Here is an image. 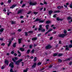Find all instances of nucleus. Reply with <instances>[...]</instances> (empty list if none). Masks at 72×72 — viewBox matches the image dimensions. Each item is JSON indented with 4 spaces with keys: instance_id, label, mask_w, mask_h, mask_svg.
I'll list each match as a JSON object with an SVG mask.
<instances>
[{
    "instance_id": "f257e3e1",
    "label": "nucleus",
    "mask_w": 72,
    "mask_h": 72,
    "mask_svg": "<svg viewBox=\"0 0 72 72\" xmlns=\"http://www.w3.org/2000/svg\"><path fill=\"white\" fill-rule=\"evenodd\" d=\"M42 25H39V28L38 29V31H41V32H44L45 31V29L42 30V29H43V28H42Z\"/></svg>"
},
{
    "instance_id": "f03ea898",
    "label": "nucleus",
    "mask_w": 72,
    "mask_h": 72,
    "mask_svg": "<svg viewBox=\"0 0 72 72\" xmlns=\"http://www.w3.org/2000/svg\"><path fill=\"white\" fill-rule=\"evenodd\" d=\"M37 4V2H36V1H35L34 2L31 1L29 3L30 5H31L32 6L36 5Z\"/></svg>"
},
{
    "instance_id": "7ed1b4c3",
    "label": "nucleus",
    "mask_w": 72,
    "mask_h": 72,
    "mask_svg": "<svg viewBox=\"0 0 72 72\" xmlns=\"http://www.w3.org/2000/svg\"><path fill=\"white\" fill-rule=\"evenodd\" d=\"M67 34H59L58 35V36L60 37H62V38H64V37L65 36H66Z\"/></svg>"
},
{
    "instance_id": "20e7f679",
    "label": "nucleus",
    "mask_w": 72,
    "mask_h": 72,
    "mask_svg": "<svg viewBox=\"0 0 72 72\" xmlns=\"http://www.w3.org/2000/svg\"><path fill=\"white\" fill-rule=\"evenodd\" d=\"M9 67H10L11 68H13L14 67V65H13V63L12 62L9 64Z\"/></svg>"
},
{
    "instance_id": "39448f33",
    "label": "nucleus",
    "mask_w": 72,
    "mask_h": 72,
    "mask_svg": "<svg viewBox=\"0 0 72 72\" xmlns=\"http://www.w3.org/2000/svg\"><path fill=\"white\" fill-rule=\"evenodd\" d=\"M51 48V47L49 45H48V46H47L46 47V49H50Z\"/></svg>"
},
{
    "instance_id": "423d86ee",
    "label": "nucleus",
    "mask_w": 72,
    "mask_h": 72,
    "mask_svg": "<svg viewBox=\"0 0 72 72\" xmlns=\"http://www.w3.org/2000/svg\"><path fill=\"white\" fill-rule=\"evenodd\" d=\"M22 12H23V10H19L17 12V14H19L20 13H22Z\"/></svg>"
},
{
    "instance_id": "0eeeda50",
    "label": "nucleus",
    "mask_w": 72,
    "mask_h": 72,
    "mask_svg": "<svg viewBox=\"0 0 72 72\" xmlns=\"http://www.w3.org/2000/svg\"><path fill=\"white\" fill-rule=\"evenodd\" d=\"M4 63H5V64H7V66H8V64L9 63V61H8V60H5V61L4 62Z\"/></svg>"
},
{
    "instance_id": "6e6552de",
    "label": "nucleus",
    "mask_w": 72,
    "mask_h": 72,
    "mask_svg": "<svg viewBox=\"0 0 72 72\" xmlns=\"http://www.w3.org/2000/svg\"><path fill=\"white\" fill-rule=\"evenodd\" d=\"M36 65H37V64L36 63H34L33 65L32 66V67L33 68H35Z\"/></svg>"
},
{
    "instance_id": "1a4fd4ad",
    "label": "nucleus",
    "mask_w": 72,
    "mask_h": 72,
    "mask_svg": "<svg viewBox=\"0 0 72 72\" xmlns=\"http://www.w3.org/2000/svg\"><path fill=\"white\" fill-rule=\"evenodd\" d=\"M57 21H63V19L59 18V17H57Z\"/></svg>"
},
{
    "instance_id": "9d476101",
    "label": "nucleus",
    "mask_w": 72,
    "mask_h": 72,
    "mask_svg": "<svg viewBox=\"0 0 72 72\" xmlns=\"http://www.w3.org/2000/svg\"><path fill=\"white\" fill-rule=\"evenodd\" d=\"M41 21V19H39V18H37L34 21V22H37L38 21Z\"/></svg>"
},
{
    "instance_id": "9b49d317",
    "label": "nucleus",
    "mask_w": 72,
    "mask_h": 72,
    "mask_svg": "<svg viewBox=\"0 0 72 72\" xmlns=\"http://www.w3.org/2000/svg\"><path fill=\"white\" fill-rule=\"evenodd\" d=\"M53 12V11L51 10H50L48 11V13L49 15H51V14Z\"/></svg>"
},
{
    "instance_id": "f8f14e48",
    "label": "nucleus",
    "mask_w": 72,
    "mask_h": 72,
    "mask_svg": "<svg viewBox=\"0 0 72 72\" xmlns=\"http://www.w3.org/2000/svg\"><path fill=\"white\" fill-rule=\"evenodd\" d=\"M8 42H9V43L8 44V47L10 46V44H12V40H10V41H8Z\"/></svg>"
},
{
    "instance_id": "ddd939ff",
    "label": "nucleus",
    "mask_w": 72,
    "mask_h": 72,
    "mask_svg": "<svg viewBox=\"0 0 72 72\" xmlns=\"http://www.w3.org/2000/svg\"><path fill=\"white\" fill-rule=\"evenodd\" d=\"M19 49L20 50H21V51H24V49L22 48H20Z\"/></svg>"
},
{
    "instance_id": "4468645a",
    "label": "nucleus",
    "mask_w": 72,
    "mask_h": 72,
    "mask_svg": "<svg viewBox=\"0 0 72 72\" xmlns=\"http://www.w3.org/2000/svg\"><path fill=\"white\" fill-rule=\"evenodd\" d=\"M16 6V5H13L12 6L10 7V9H13Z\"/></svg>"
},
{
    "instance_id": "2eb2a0df",
    "label": "nucleus",
    "mask_w": 72,
    "mask_h": 72,
    "mask_svg": "<svg viewBox=\"0 0 72 72\" xmlns=\"http://www.w3.org/2000/svg\"><path fill=\"white\" fill-rule=\"evenodd\" d=\"M57 8L58 9H61L62 8H63V7L62 6H58L57 7Z\"/></svg>"
},
{
    "instance_id": "dca6fc26",
    "label": "nucleus",
    "mask_w": 72,
    "mask_h": 72,
    "mask_svg": "<svg viewBox=\"0 0 72 72\" xmlns=\"http://www.w3.org/2000/svg\"><path fill=\"white\" fill-rule=\"evenodd\" d=\"M62 55H63V53H59V54H58V55L57 56L58 57H62Z\"/></svg>"
},
{
    "instance_id": "f3484780",
    "label": "nucleus",
    "mask_w": 72,
    "mask_h": 72,
    "mask_svg": "<svg viewBox=\"0 0 72 72\" xmlns=\"http://www.w3.org/2000/svg\"><path fill=\"white\" fill-rule=\"evenodd\" d=\"M22 39H18L19 44H21V41H22Z\"/></svg>"
},
{
    "instance_id": "a211bd4d",
    "label": "nucleus",
    "mask_w": 72,
    "mask_h": 72,
    "mask_svg": "<svg viewBox=\"0 0 72 72\" xmlns=\"http://www.w3.org/2000/svg\"><path fill=\"white\" fill-rule=\"evenodd\" d=\"M67 19H68L69 20L70 19H71V21L72 22V18H71V17H68V18H67Z\"/></svg>"
},
{
    "instance_id": "6ab92c4d",
    "label": "nucleus",
    "mask_w": 72,
    "mask_h": 72,
    "mask_svg": "<svg viewBox=\"0 0 72 72\" xmlns=\"http://www.w3.org/2000/svg\"><path fill=\"white\" fill-rule=\"evenodd\" d=\"M60 11L59 10H57L53 12V13H59L60 12Z\"/></svg>"
},
{
    "instance_id": "aec40b11",
    "label": "nucleus",
    "mask_w": 72,
    "mask_h": 72,
    "mask_svg": "<svg viewBox=\"0 0 72 72\" xmlns=\"http://www.w3.org/2000/svg\"><path fill=\"white\" fill-rule=\"evenodd\" d=\"M49 25H46V30H48L49 29Z\"/></svg>"
},
{
    "instance_id": "412c9836",
    "label": "nucleus",
    "mask_w": 72,
    "mask_h": 72,
    "mask_svg": "<svg viewBox=\"0 0 72 72\" xmlns=\"http://www.w3.org/2000/svg\"><path fill=\"white\" fill-rule=\"evenodd\" d=\"M15 22L14 21H11V24H15Z\"/></svg>"
},
{
    "instance_id": "4be33fe9",
    "label": "nucleus",
    "mask_w": 72,
    "mask_h": 72,
    "mask_svg": "<svg viewBox=\"0 0 72 72\" xmlns=\"http://www.w3.org/2000/svg\"><path fill=\"white\" fill-rule=\"evenodd\" d=\"M37 40V37L32 39V40H33V41H34V40Z\"/></svg>"
},
{
    "instance_id": "5701e85b",
    "label": "nucleus",
    "mask_w": 72,
    "mask_h": 72,
    "mask_svg": "<svg viewBox=\"0 0 72 72\" xmlns=\"http://www.w3.org/2000/svg\"><path fill=\"white\" fill-rule=\"evenodd\" d=\"M37 60V57H34V58L33 60L34 62H36Z\"/></svg>"
},
{
    "instance_id": "b1692460",
    "label": "nucleus",
    "mask_w": 72,
    "mask_h": 72,
    "mask_svg": "<svg viewBox=\"0 0 72 72\" xmlns=\"http://www.w3.org/2000/svg\"><path fill=\"white\" fill-rule=\"evenodd\" d=\"M13 46L14 47V48H15V47H16V43L14 44L13 45Z\"/></svg>"
},
{
    "instance_id": "393cba45",
    "label": "nucleus",
    "mask_w": 72,
    "mask_h": 72,
    "mask_svg": "<svg viewBox=\"0 0 72 72\" xmlns=\"http://www.w3.org/2000/svg\"><path fill=\"white\" fill-rule=\"evenodd\" d=\"M4 31V28H1L0 30V32H3V31Z\"/></svg>"
},
{
    "instance_id": "a878e982",
    "label": "nucleus",
    "mask_w": 72,
    "mask_h": 72,
    "mask_svg": "<svg viewBox=\"0 0 72 72\" xmlns=\"http://www.w3.org/2000/svg\"><path fill=\"white\" fill-rule=\"evenodd\" d=\"M30 50H28L27 52H26V53H27V54H29L30 53Z\"/></svg>"
},
{
    "instance_id": "bb28decb",
    "label": "nucleus",
    "mask_w": 72,
    "mask_h": 72,
    "mask_svg": "<svg viewBox=\"0 0 72 72\" xmlns=\"http://www.w3.org/2000/svg\"><path fill=\"white\" fill-rule=\"evenodd\" d=\"M46 23L47 24H49L50 23V21H47L46 22Z\"/></svg>"
},
{
    "instance_id": "cd10ccee",
    "label": "nucleus",
    "mask_w": 72,
    "mask_h": 72,
    "mask_svg": "<svg viewBox=\"0 0 72 72\" xmlns=\"http://www.w3.org/2000/svg\"><path fill=\"white\" fill-rule=\"evenodd\" d=\"M22 60H23L22 59H21L17 61L19 63L20 62H22Z\"/></svg>"
},
{
    "instance_id": "c85d7f7f",
    "label": "nucleus",
    "mask_w": 72,
    "mask_h": 72,
    "mask_svg": "<svg viewBox=\"0 0 72 72\" xmlns=\"http://www.w3.org/2000/svg\"><path fill=\"white\" fill-rule=\"evenodd\" d=\"M62 60L60 59H58V62L59 63H60V62H62Z\"/></svg>"
},
{
    "instance_id": "c756f323",
    "label": "nucleus",
    "mask_w": 72,
    "mask_h": 72,
    "mask_svg": "<svg viewBox=\"0 0 72 72\" xmlns=\"http://www.w3.org/2000/svg\"><path fill=\"white\" fill-rule=\"evenodd\" d=\"M58 55V54L57 53H54L53 54V57H56Z\"/></svg>"
},
{
    "instance_id": "7c9ffc66",
    "label": "nucleus",
    "mask_w": 72,
    "mask_h": 72,
    "mask_svg": "<svg viewBox=\"0 0 72 72\" xmlns=\"http://www.w3.org/2000/svg\"><path fill=\"white\" fill-rule=\"evenodd\" d=\"M11 1H12V0H8V4H10L11 3Z\"/></svg>"
},
{
    "instance_id": "2f4dec72",
    "label": "nucleus",
    "mask_w": 72,
    "mask_h": 72,
    "mask_svg": "<svg viewBox=\"0 0 72 72\" xmlns=\"http://www.w3.org/2000/svg\"><path fill=\"white\" fill-rule=\"evenodd\" d=\"M28 70V69L27 68L26 69L23 70V72H27Z\"/></svg>"
},
{
    "instance_id": "473e14b6",
    "label": "nucleus",
    "mask_w": 72,
    "mask_h": 72,
    "mask_svg": "<svg viewBox=\"0 0 72 72\" xmlns=\"http://www.w3.org/2000/svg\"><path fill=\"white\" fill-rule=\"evenodd\" d=\"M44 20H41L40 21H39V23H44Z\"/></svg>"
},
{
    "instance_id": "72a5a7b5",
    "label": "nucleus",
    "mask_w": 72,
    "mask_h": 72,
    "mask_svg": "<svg viewBox=\"0 0 72 72\" xmlns=\"http://www.w3.org/2000/svg\"><path fill=\"white\" fill-rule=\"evenodd\" d=\"M19 62L18 61H17L16 62L15 64H16L17 65H19Z\"/></svg>"
},
{
    "instance_id": "f704fd0d",
    "label": "nucleus",
    "mask_w": 72,
    "mask_h": 72,
    "mask_svg": "<svg viewBox=\"0 0 72 72\" xmlns=\"http://www.w3.org/2000/svg\"><path fill=\"white\" fill-rule=\"evenodd\" d=\"M33 31H29L28 32V33H32L33 32Z\"/></svg>"
},
{
    "instance_id": "c9c22d12",
    "label": "nucleus",
    "mask_w": 72,
    "mask_h": 72,
    "mask_svg": "<svg viewBox=\"0 0 72 72\" xmlns=\"http://www.w3.org/2000/svg\"><path fill=\"white\" fill-rule=\"evenodd\" d=\"M25 36H28V33L27 32H25Z\"/></svg>"
},
{
    "instance_id": "e433bc0d",
    "label": "nucleus",
    "mask_w": 72,
    "mask_h": 72,
    "mask_svg": "<svg viewBox=\"0 0 72 72\" xmlns=\"http://www.w3.org/2000/svg\"><path fill=\"white\" fill-rule=\"evenodd\" d=\"M69 48H72V45H69Z\"/></svg>"
},
{
    "instance_id": "4c0bfd02",
    "label": "nucleus",
    "mask_w": 72,
    "mask_h": 72,
    "mask_svg": "<svg viewBox=\"0 0 72 72\" xmlns=\"http://www.w3.org/2000/svg\"><path fill=\"white\" fill-rule=\"evenodd\" d=\"M41 63L40 62H39L37 64V65H38V66H39V65H41Z\"/></svg>"
},
{
    "instance_id": "58836bf2",
    "label": "nucleus",
    "mask_w": 72,
    "mask_h": 72,
    "mask_svg": "<svg viewBox=\"0 0 72 72\" xmlns=\"http://www.w3.org/2000/svg\"><path fill=\"white\" fill-rule=\"evenodd\" d=\"M64 33L65 34H66V33H67V31H66V30H64Z\"/></svg>"
},
{
    "instance_id": "ea45409f",
    "label": "nucleus",
    "mask_w": 72,
    "mask_h": 72,
    "mask_svg": "<svg viewBox=\"0 0 72 72\" xmlns=\"http://www.w3.org/2000/svg\"><path fill=\"white\" fill-rule=\"evenodd\" d=\"M35 52V51L34 50V49H33L31 51V52L33 54L34 53V52Z\"/></svg>"
},
{
    "instance_id": "a19ab883",
    "label": "nucleus",
    "mask_w": 72,
    "mask_h": 72,
    "mask_svg": "<svg viewBox=\"0 0 72 72\" xmlns=\"http://www.w3.org/2000/svg\"><path fill=\"white\" fill-rule=\"evenodd\" d=\"M34 14H38V12H33Z\"/></svg>"
},
{
    "instance_id": "79ce46f5",
    "label": "nucleus",
    "mask_w": 72,
    "mask_h": 72,
    "mask_svg": "<svg viewBox=\"0 0 72 72\" xmlns=\"http://www.w3.org/2000/svg\"><path fill=\"white\" fill-rule=\"evenodd\" d=\"M11 13H12V12H10L9 13H8L7 14V15H9V14H11Z\"/></svg>"
},
{
    "instance_id": "37998d69",
    "label": "nucleus",
    "mask_w": 72,
    "mask_h": 72,
    "mask_svg": "<svg viewBox=\"0 0 72 72\" xmlns=\"http://www.w3.org/2000/svg\"><path fill=\"white\" fill-rule=\"evenodd\" d=\"M72 61H71L69 63V66H71L72 65Z\"/></svg>"
},
{
    "instance_id": "c03bdc74",
    "label": "nucleus",
    "mask_w": 72,
    "mask_h": 72,
    "mask_svg": "<svg viewBox=\"0 0 72 72\" xmlns=\"http://www.w3.org/2000/svg\"><path fill=\"white\" fill-rule=\"evenodd\" d=\"M65 50H69V48H66L65 49Z\"/></svg>"
},
{
    "instance_id": "a18cd8bd",
    "label": "nucleus",
    "mask_w": 72,
    "mask_h": 72,
    "mask_svg": "<svg viewBox=\"0 0 72 72\" xmlns=\"http://www.w3.org/2000/svg\"><path fill=\"white\" fill-rule=\"evenodd\" d=\"M53 30V29H50L49 30H48V32H50V31H51Z\"/></svg>"
},
{
    "instance_id": "49530a36",
    "label": "nucleus",
    "mask_w": 72,
    "mask_h": 72,
    "mask_svg": "<svg viewBox=\"0 0 72 72\" xmlns=\"http://www.w3.org/2000/svg\"><path fill=\"white\" fill-rule=\"evenodd\" d=\"M70 60V58H67L66 60L67 61L68 60Z\"/></svg>"
},
{
    "instance_id": "de8ad7c7",
    "label": "nucleus",
    "mask_w": 72,
    "mask_h": 72,
    "mask_svg": "<svg viewBox=\"0 0 72 72\" xmlns=\"http://www.w3.org/2000/svg\"><path fill=\"white\" fill-rule=\"evenodd\" d=\"M12 60H13V62H15V60L14 59V58H12Z\"/></svg>"
},
{
    "instance_id": "09e8293b",
    "label": "nucleus",
    "mask_w": 72,
    "mask_h": 72,
    "mask_svg": "<svg viewBox=\"0 0 72 72\" xmlns=\"http://www.w3.org/2000/svg\"><path fill=\"white\" fill-rule=\"evenodd\" d=\"M53 37H50V40H52V39H53Z\"/></svg>"
},
{
    "instance_id": "8fccbe9b",
    "label": "nucleus",
    "mask_w": 72,
    "mask_h": 72,
    "mask_svg": "<svg viewBox=\"0 0 72 72\" xmlns=\"http://www.w3.org/2000/svg\"><path fill=\"white\" fill-rule=\"evenodd\" d=\"M31 13V11H29L28 13H27V14H30V13Z\"/></svg>"
},
{
    "instance_id": "3c124183",
    "label": "nucleus",
    "mask_w": 72,
    "mask_h": 72,
    "mask_svg": "<svg viewBox=\"0 0 72 72\" xmlns=\"http://www.w3.org/2000/svg\"><path fill=\"white\" fill-rule=\"evenodd\" d=\"M14 51H12L11 52V54H14Z\"/></svg>"
},
{
    "instance_id": "603ef678",
    "label": "nucleus",
    "mask_w": 72,
    "mask_h": 72,
    "mask_svg": "<svg viewBox=\"0 0 72 72\" xmlns=\"http://www.w3.org/2000/svg\"><path fill=\"white\" fill-rule=\"evenodd\" d=\"M41 36V33H40L39 34H38V37H39V36Z\"/></svg>"
},
{
    "instance_id": "864d4df0",
    "label": "nucleus",
    "mask_w": 72,
    "mask_h": 72,
    "mask_svg": "<svg viewBox=\"0 0 72 72\" xmlns=\"http://www.w3.org/2000/svg\"><path fill=\"white\" fill-rule=\"evenodd\" d=\"M25 5H26V4H23L22 6V8H23L24 6H25Z\"/></svg>"
},
{
    "instance_id": "5fc2aeb1",
    "label": "nucleus",
    "mask_w": 72,
    "mask_h": 72,
    "mask_svg": "<svg viewBox=\"0 0 72 72\" xmlns=\"http://www.w3.org/2000/svg\"><path fill=\"white\" fill-rule=\"evenodd\" d=\"M1 46H4L5 45V43H3L1 44Z\"/></svg>"
},
{
    "instance_id": "6e6d98bb",
    "label": "nucleus",
    "mask_w": 72,
    "mask_h": 72,
    "mask_svg": "<svg viewBox=\"0 0 72 72\" xmlns=\"http://www.w3.org/2000/svg\"><path fill=\"white\" fill-rule=\"evenodd\" d=\"M18 31L19 32H21V29H19L18 30Z\"/></svg>"
},
{
    "instance_id": "4d7b16f0",
    "label": "nucleus",
    "mask_w": 72,
    "mask_h": 72,
    "mask_svg": "<svg viewBox=\"0 0 72 72\" xmlns=\"http://www.w3.org/2000/svg\"><path fill=\"white\" fill-rule=\"evenodd\" d=\"M57 15V14H55L53 16V17H54V18H55V17H56V16Z\"/></svg>"
},
{
    "instance_id": "13d9d810",
    "label": "nucleus",
    "mask_w": 72,
    "mask_h": 72,
    "mask_svg": "<svg viewBox=\"0 0 72 72\" xmlns=\"http://www.w3.org/2000/svg\"><path fill=\"white\" fill-rule=\"evenodd\" d=\"M70 7L71 8H72V4H71L70 5Z\"/></svg>"
},
{
    "instance_id": "bf43d9fd",
    "label": "nucleus",
    "mask_w": 72,
    "mask_h": 72,
    "mask_svg": "<svg viewBox=\"0 0 72 72\" xmlns=\"http://www.w3.org/2000/svg\"><path fill=\"white\" fill-rule=\"evenodd\" d=\"M15 60H17L18 59V58H17V57H15Z\"/></svg>"
},
{
    "instance_id": "052dcab7",
    "label": "nucleus",
    "mask_w": 72,
    "mask_h": 72,
    "mask_svg": "<svg viewBox=\"0 0 72 72\" xmlns=\"http://www.w3.org/2000/svg\"><path fill=\"white\" fill-rule=\"evenodd\" d=\"M56 33H57V32H56V31H55L54 32H53V34H55Z\"/></svg>"
},
{
    "instance_id": "680f3d73",
    "label": "nucleus",
    "mask_w": 72,
    "mask_h": 72,
    "mask_svg": "<svg viewBox=\"0 0 72 72\" xmlns=\"http://www.w3.org/2000/svg\"><path fill=\"white\" fill-rule=\"evenodd\" d=\"M45 68H43L41 69H40V71H42V70H44V69Z\"/></svg>"
},
{
    "instance_id": "e2e57ef3",
    "label": "nucleus",
    "mask_w": 72,
    "mask_h": 72,
    "mask_svg": "<svg viewBox=\"0 0 72 72\" xmlns=\"http://www.w3.org/2000/svg\"><path fill=\"white\" fill-rule=\"evenodd\" d=\"M4 4V3L3 2H2L1 3V5H3Z\"/></svg>"
},
{
    "instance_id": "0e129e2a",
    "label": "nucleus",
    "mask_w": 72,
    "mask_h": 72,
    "mask_svg": "<svg viewBox=\"0 0 72 72\" xmlns=\"http://www.w3.org/2000/svg\"><path fill=\"white\" fill-rule=\"evenodd\" d=\"M14 56H17V54L16 53H15L14 54Z\"/></svg>"
},
{
    "instance_id": "69168bd1",
    "label": "nucleus",
    "mask_w": 72,
    "mask_h": 72,
    "mask_svg": "<svg viewBox=\"0 0 72 72\" xmlns=\"http://www.w3.org/2000/svg\"><path fill=\"white\" fill-rule=\"evenodd\" d=\"M48 33H49V32H46L45 34V35H47V34H48Z\"/></svg>"
},
{
    "instance_id": "338daca9",
    "label": "nucleus",
    "mask_w": 72,
    "mask_h": 72,
    "mask_svg": "<svg viewBox=\"0 0 72 72\" xmlns=\"http://www.w3.org/2000/svg\"><path fill=\"white\" fill-rule=\"evenodd\" d=\"M42 9H43V8H40V11L42 10Z\"/></svg>"
},
{
    "instance_id": "774afa93",
    "label": "nucleus",
    "mask_w": 72,
    "mask_h": 72,
    "mask_svg": "<svg viewBox=\"0 0 72 72\" xmlns=\"http://www.w3.org/2000/svg\"><path fill=\"white\" fill-rule=\"evenodd\" d=\"M29 48L30 49H32V45H30L29 46Z\"/></svg>"
}]
</instances>
